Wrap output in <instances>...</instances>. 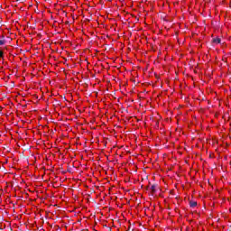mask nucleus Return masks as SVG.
<instances>
[{
    "instance_id": "f257e3e1",
    "label": "nucleus",
    "mask_w": 231,
    "mask_h": 231,
    "mask_svg": "<svg viewBox=\"0 0 231 231\" xmlns=\"http://www.w3.org/2000/svg\"><path fill=\"white\" fill-rule=\"evenodd\" d=\"M213 42H215V44H219L221 42V39L216 38L213 40Z\"/></svg>"
},
{
    "instance_id": "f03ea898",
    "label": "nucleus",
    "mask_w": 231,
    "mask_h": 231,
    "mask_svg": "<svg viewBox=\"0 0 231 231\" xmlns=\"http://www.w3.org/2000/svg\"><path fill=\"white\" fill-rule=\"evenodd\" d=\"M198 206V202H190V207L194 208Z\"/></svg>"
},
{
    "instance_id": "7ed1b4c3",
    "label": "nucleus",
    "mask_w": 231,
    "mask_h": 231,
    "mask_svg": "<svg viewBox=\"0 0 231 231\" xmlns=\"http://www.w3.org/2000/svg\"><path fill=\"white\" fill-rule=\"evenodd\" d=\"M5 53L3 52V51L0 50V59H3Z\"/></svg>"
},
{
    "instance_id": "20e7f679",
    "label": "nucleus",
    "mask_w": 231,
    "mask_h": 231,
    "mask_svg": "<svg viewBox=\"0 0 231 231\" xmlns=\"http://www.w3.org/2000/svg\"><path fill=\"white\" fill-rule=\"evenodd\" d=\"M151 190H152V192H154V190H155L154 186L151 187Z\"/></svg>"
},
{
    "instance_id": "39448f33",
    "label": "nucleus",
    "mask_w": 231,
    "mask_h": 231,
    "mask_svg": "<svg viewBox=\"0 0 231 231\" xmlns=\"http://www.w3.org/2000/svg\"><path fill=\"white\" fill-rule=\"evenodd\" d=\"M3 44H5V42L0 41V46H3Z\"/></svg>"
},
{
    "instance_id": "423d86ee",
    "label": "nucleus",
    "mask_w": 231,
    "mask_h": 231,
    "mask_svg": "<svg viewBox=\"0 0 231 231\" xmlns=\"http://www.w3.org/2000/svg\"><path fill=\"white\" fill-rule=\"evenodd\" d=\"M146 190H149V187H146Z\"/></svg>"
}]
</instances>
